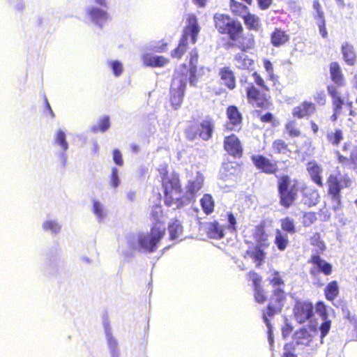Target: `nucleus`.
Wrapping results in <instances>:
<instances>
[{"label":"nucleus","mask_w":357,"mask_h":357,"mask_svg":"<svg viewBox=\"0 0 357 357\" xmlns=\"http://www.w3.org/2000/svg\"><path fill=\"white\" fill-rule=\"evenodd\" d=\"M213 21L218 32L227 36L228 47H237L241 51L234 56L236 68L249 70L253 66L254 60L245 52L255 47V36L252 33H245L241 23L229 15L216 13L213 15Z\"/></svg>","instance_id":"nucleus-1"},{"label":"nucleus","mask_w":357,"mask_h":357,"mask_svg":"<svg viewBox=\"0 0 357 357\" xmlns=\"http://www.w3.org/2000/svg\"><path fill=\"white\" fill-rule=\"evenodd\" d=\"M277 190L279 204L284 208H289L294 204L301 192L305 203L312 206L319 202L318 191L310 188L307 184L301 183L297 178H291L288 174L277 176Z\"/></svg>","instance_id":"nucleus-2"},{"label":"nucleus","mask_w":357,"mask_h":357,"mask_svg":"<svg viewBox=\"0 0 357 357\" xmlns=\"http://www.w3.org/2000/svg\"><path fill=\"white\" fill-rule=\"evenodd\" d=\"M252 77L254 82H249L247 76L240 78V84L244 89L248 103L261 109H268L273 105L271 96L268 93L270 87L257 71L252 73Z\"/></svg>","instance_id":"nucleus-3"},{"label":"nucleus","mask_w":357,"mask_h":357,"mask_svg":"<svg viewBox=\"0 0 357 357\" xmlns=\"http://www.w3.org/2000/svg\"><path fill=\"white\" fill-rule=\"evenodd\" d=\"M158 171L161 178L165 204L167 206H176V208L183 207L184 205L182 196L183 188L179 174L176 172L169 173L167 164L160 165Z\"/></svg>","instance_id":"nucleus-4"},{"label":"nucleus","mask_w":357,"mask_h":357,"mask_svg":"<svg viewBox=\"0 0 357 357\" xmlns=\"http://www.w3.org/2000/svg\"><path fill=\"white\" fill-rule=\"evenodd\" d=\"M151 218L156 221L151 225L149 232L146 234H141L138 237V243L140 248L149 253L157 250L166 234L164 222L158 220L156 212H151Z\"/></svg>","instance_id":"nucleus-5"},{"label":"nucleus","mask_w":357,"mask_h":357,"mask_svg":"<svg viewBox=\"0 0 357 357\" xmlns=\"http://www.w3.org/2000/svg\"><path fill=\"white\" fill-rule=\"evenodd\" d=\"M188 26L181 36L178 44L176 48L171 52V56L177 59H181L188 49V38L190 36L192 43L195 44L197 40V36L200 31L195 15H190L188 17Z\"/></svg>","instance_id":"nucleus-6"},{"label":"nucleus","mask_w":357,"mask_h":357,"mask_svg":"<svg viewBox=\"0 0 357 357\" xmlns=\"http://www.w3.org/2000/svg\"><path fill=\"white\" fill-rule=\"evenodd\" d=\"M186 73L176 71L169 87V101L172 107L178 109L183 100L186 89Z\"/></svg>","instance_id":"nucleus-7"},{"label":"nucleus","mask_w":357,"mask_h":357,"mask_svg":"<svg viewBox=\"0 0 357 357\" xmlns=\"http://www.w3.org/2000/svg\"><path fill=\"white\" fill-rule=\"evenodd\" d=\"M351 184V179L347 175L341 178L334 174H330L327 178L328 194L331 200L339 207L342 203L341 190L343 188H349Z\"/></svg>","instance_id":"nucleus-8"},{"label":"nucleus","mask_w":357,"mask_h":357,"mask_svg":"<svg viewBox=\"0 0 357 357\" xmlns=\"http://www.w3.org/2000/svg\"><path fill=\"white\" fill-rule=\"evenodd\" d=\"M335 153L339 163L349 165L353 169H357V146L346 142L342 144L341 150L336 151Z\"/></svg>","instance_id":"nucleus-9"},{"label":"nucleus","mask_w":357,"mask_h":357,"mask_svg":"<svg viewBox=\"0 0 357 357\" xmlns=\"http://www.w3.org/2000/svg\"><path fill=\"white\" fill-rule=\"evenodd\" d=\"M251 161L255 168L260 172L278 176L279 172L278 161L273 160L262 154H255L250 157Z\"/></svg>","instance_id":"nucleus-10"},{"label":"nucleus","mask_w":357,"mask_h":357,"mask_svg":"<svg viewBox=\"0 0 357 357\" xmlns=\"http://www.w3.org/2000/svg\"><path fill=\"white\" fill-rule=\"evenodd\" d=\"M314 315V306L309 301H296L294 306V316L299 324L305 323Z\"/></svg>","instance_id":"nucleus-11"},{"label":"nucleus","mask_w":357,"mask_h":357,"mask_svg":"<svg viewBox=\"0 0 357 357\" xmlns=\"http://www.w3.org/2000/svg\"><path fill=\"white\" fill-rule=\"evenodd\" d=\"M326 89L332 100L333 113L331 117L332 121L335 122L338 116L341 114L343 105H344V98L341 96L340 91H337L335 86H327Z\"/></svg>","instance_id":"nucleus-12"},{"label":"nucleus","mask_w":357,"mask_h":357,"mask_svg":"<svg viewBox=\"0 0 357 357\" xmlns=\"http://www.w3.org/2000/svg\"><path fill=\"white\" fill-rule=\"evenodd\" d=\"M316 111V105L313 102L304 100L293 108L291 114L294 118L298 119H308L312 116Z\"/></svg>","instance_id":"nucleus-13"},{"label":"nucleus","mask_w":357,"mask_h":357,"mask_svg":"<svg viewBox=\"0 0 357 357\" xmlns=\"http://www.w3.org/2000/svg\"><path fill=\"white\" fill-rule=\"evenodd\" d=\"M224 149L234 158H241L243 155V149L238 137L234 134H231L224 139Z\"/></svg>","instance_id":"nucleus-14"},{"label":"nucleus","mask_w":357,"mask_h":357,"mask_svg":"<svg viewBox=\"0 0 357 357\" xmlns=\"http://www.w3.org/2000/svg\"><path fill=\"white\" fill-rule=\"evenodd\" d=\"M306 170L310 180L319 188L324 187L323 168L314 160L308 161L306 164Z\"/></svg>","instance_id":"nucleus-15"},{"label":"nucleus","mask_w":357,"mask_h":357,"mask_svg":"<svg viewBox=\"0 0 357 357\" xmlns=\"http://www.w3.org/2000/svg\"><path fill=\"white\" fill-rule=\"evenodd\" d=\"M199 53L196 48L192 50L189 54V76L188 82L191 85H195L199 76V72L204 70V67H197Z\"/></svg>","instance_id":"nucleus-16"},{"label":"nucleus","mask_w":357,"mask_h":357,"mask_svg":"<svg viewBox=\"0 0 357 357\" xmlns=\"http://www.w3.org/2000/svg\"><path fill=\"white\" fill-rule=\"evenodd\" d=\"M263 246L268 247V243H261L249 247L245 252L244 257H249L255 263L257 267L261 266L266 257V253L264 250Z\"/></svg>","instance_id":"nucleus-17"},{"label":"nucleus","mask_w":357,"mask_h":357,"mask_svg":"<svg viewBox=\"0 0 357 357\" xmlns=\"http://www.w3.org/2000/svg\"><path fill=\"white\" fill-rule=\"evenodd\" d=\"M329 73L330 78L333 82V84H331L328 86H335L337 91H339L338 87H343L345 86L346 80L338 62L333 61L329 64Z\"/></svg>","instance_id":"nucleus-18"},{"label":"nucleus","mask_w":357,"mask_h":357,"mask_svg":"<svg viewBox=\"0 0 357 357\" xmlns=\"http://www.w3.org/2000/svg\"><path fill=\"white\" fill-rule=\"evenodd\" d=\"M226 114L228 119L227 127L229 130H237L238 128H241L243 116L236 106H228L226 109Z\"/></svg>","instance_id":"nucleus-19"},{"label":"nucleus","mask_w":357,"mask_h":357,"mask_svg":"<svg viewBox=\"0 0 357 357\" xmlns=\"http://www.w3.org/2000/svg\"><path fill=\"white\" fill-rule=\"evenodd\" d=\"M218 75L222 84L229 90L232 91L236 87V77L234 71L229 66H224L219 69Z\"/></svg>","instance_id":"nucleus-20"},{"label":"nucleus","mask_w":357,"mask_h":357,"mask_svg":"<svg viewBox=\"0 0 357 357\" xmlns=\"http://www.w3.org/2000/svg\"><path fill=\"white\" fill-rule=\"evenodd\" d=\"M308 262L312 264L317 270L314 271L313 268L310 270V273L312 274H314L316 272L322 273L325 275H329L331 274L333 271L332 265L326 261L324 259H321L319 255L314 254L312 255Z\"/></svg>","instance_id":"nucleus-21"},{"label":"nucleus","mask_w":357,"mask_h":357,"mask_svg":"<svg viewBox=\"0 0 357 357\" xmlns=\"http://www.w3.org/2000/svg\"><path fill=\"white\" fill-rule=\"evenodd\" d=\"M143 65L146 67H163L169 63V59L163 56H155L151 54H144L142 56Z\"/></svg>","instance_id":"nucleus-22"},{"label":"nucleus","mask_w":357,"mask_h":357,"mask_svg":"<svg viewBox=\"0 0 357 357\" xmlns=\"http://www.w3.org/2000/svg\"><path fill=\"white\" fill-rule=\"evenodd\" d=\"M270 40L273 47H280L289 41V35L281 28H275L271 33Z\"/></svg>","instance_id":"nucleus-23"},{"label":"nucleus","mask_w":357,"mask_h":357,"mask_svg":"<svg viewBox=\"0 0 357 357\" xmlns=\"http://www.w3.org/2000/svg\"><path fill=\"white\" fill-rule=\"evenodd\" d=\"M213 121L211 119H205L199 126V137L208 141L212 137L213 132Z\"/></svg>","instance_id":"nucleus-24"},{"label":"nucleus","mask_w":357,"mask_h":357,"mask_svg":"<svg viewBox=\"0 0 357 357\" xmlns=\"http://www.w3.org/2000/svg\"><path fill=\"white\" fill-rule=\"evenodd\" d=\"M341 52L344 61L349 66H354L356 61V54L351 44L344 43L341 46Z\"/></svg>","instance_id":"nucleus-25"},{"label":"nucleus","mask_w":357,"mask_h":357,"mask_svg":"<svg viewBox=\"0 0 357 357\" xmlns=\"http://www.w3.org/2000/svg\"><path fill=\"white\" fill-rule=\"evenodd\" d=\"M224 227L219 224L217 221L208 223L207 227V235L211 238L220 239L225 236Z\"/></svg>","instance_id":"nucleus-26"},{"label":"nucleus","mask_w":357,"mask_h":357,"mask_svg":"<svg viewBox=\"0 0 357 357\" xmlns=\"http://www.w3.org/2000/svg\"><path fill=\"white\" fill-rule=\"evenodd\" d=\"M242 19L248 30L258 31L261 27L259 17L250 11Z\"/></svg>","instance_id":"nucleus-27"},{"label":"nucleus","mask_w":357,"mask_h":357,"mask_svg":"<svg viewBox=\"0 0 357 357\" xmlns=\"http://www.w3.org/2000/svg\"><path fill=\"white\" fill-rule=\"evenodd\" d=\"M340 294V287L337 281L332 280L325 287L324 296L327 301H333Z\"/></svg>","instance_id":"nucleus-28"},{"label":"nucleus","mask_w":357,"mask_h":357,"mask_svg":"<svg viewBox=\"0 0 357 357\" xmlns=\"http://www.w3.org/2000/svg\"><path fill=\"white\" fill-rule=\"evenodd\" d=\"M229 6L231 13L236 17L243 18L250 11L246 5L236 0H229Z\"/></svg>","instance_id":"nucleus-29"},{"label":"nucleus","mask_w":357,"mask_h":357,"mask_svg":"<svg viewBox=\"0 0 357 357\" xmlns=\"http://www.w3.org/2000/svg\"><path fill=\"white\" fill-rule=\"evenodd\" d=\"M92 20L98 25L101 26L108 19V15L106 11L98 8H92L88 11Z\"/></svg>","instance_id":"nucleus-30"},{"label":"nucleus","mask_w":357,"mask_h":357,"mask_svg":"<svg viewBox=\"0 0 357 357\" xmlns=\"http://www.w3.org/2000/svg\"><path fill=\"white\" fill-rule=\"evenodd\" d=\"M272 150L278 155H290L291 153L288 144L282 139H277L273 142Z\"/></svg>","instance_id":"nucleus-31"},{"label":"nucleus","mask_w":357,"mask_h":357,"mask_svg":"<svg viewBox=\"0 0 357 357\" xmlns=\"http://www.w3.org/2000/svg\"><path fill=\"white\" fill-rule=\"evenodd\" d=\"M285 300L286 294L284 291L280 288H278L273 290V294L270 299V303L278 306V309H282Z\"/></svg>","instance_id":"nucleus-32"},{"label":"nucleus","mask_w":357,"mask_h":357,"mask_svg":"<svg viewBox=\"0 0 357 357\" xmlns=\"http://www.w3.org/2000/svg\"><path fill=\"white\" fill-rule=\"evenodd\" d=\"M167 229L169 234V239L171 240L178 238L183 230L181 222L177 219H174L169 222Z\"/></svg>","instance_id":"nucleus-33"},{"label":"nucleus","mask_w":357,"mask_h":357,"mask_svg":"<svg viewBox=\"0 0 357 357\" xmlns=\"http://www.w3.org/2000/svg\"><path fill=\"white\" fill-rule=\"evenodd\" d=\"M204 179L202 176H197L195 179L189 181L186 185L187 192L192 196L195 195L202 188Z\"/></svg>","instance_id":"nucleus-34"},{"label":"nucleus","mask_w":357,"mask_h":357,"mask_svg":"<svg viewBox=\"0 0 357 357\" xmlns=\"http://www.w3.org/2000/svg\"><path fill=\"white\" fill-rule=\"evenodd\" d=\"M200 204L202 210L205 214L209 215L213 212L215 207V202L211 195H204L200 200Z\"/></svg>","instance_id":"nucleus-35"},{"label":"nucleus","mask_w":357,"mask_h":357,"mask_svg":"<svg viewBox=\"0 0 357 357\" xmlns=\"http://www.w3.org/2000/svg\"><path fill=\"white\" fill-rule=\"evenodd\" d=\"M326 138L330 144L337 146L344 138L343 131L340 128H336L334 131L328 132Z\"/></svg>","instance_id":"nucleus-36"},{"label":"nucleus","mask_w":357,"mask_h":357,"mask_svg":"<svg viewBox=\"0 0 357 357\" xmlns=\"http://www.w3.org/2000/svg\"><path fill=\"white\" fill-rule=\"evenodd\" d=\"M274 243L278 250H284L289 243L287 234L282 233L280 229H276Z\"/></svg>","instance_id":"nucleus-37"},{"label":"nucleus","mask_w":357,"mask_h":357,"mask_svg":"<svg viewBox=\"0 0 357 357\" xmlns=\"http://www.w3.org/2000/svg\"><path fill=\"white\" fill-rule=\"evenodd\" d=\"M184 134L188 140L195 139L198 136L199 137V125L196 122L190 121L184 130Z\"/></svg>","instance_id":"nucleus-38"},{"label":"nucleus","mask_w":357,"mask_h":357,"mask_svg":"<svg viewBox=\"0 0 357 357\" xmlns=\"http://www.w3.org/2000/svg\"><path fill=\"white\" fill-rule=\"evenodd\" d=\"M253 237L258 243H260V244L265 243L267 241V235L265 231L264 222H261L255 226L253 231Z\"/></svg>","instance_id":"nucleus-39"},{"label":"nucleus","mask_w":357,"mask_h":357,"mask_svg":"<svg viewBox=\"0 0 357 357\" xmlns=\"http://www.w3.org/2000/svg\"><path fill=\"white\" fill-rule=\"evenodd\" d=\"M284 130L289 137H298L301 135V131L295 120L288 121L284 125Z\"/></svg>","instance_id":"nucleus-40"},{"label":"nucleus","mask_w":357,"mask_h":357,"mask_svg":"<svg viewBox=\"0 0 357 357\" xmlns=\"http://www.w3.org/2000/svg\"><path fill=\"white\" fill-rule=\"evenodd\" d=\"M281 229L282 231L294 234L296 233V226L293 219L289 217H285L280 220Z\"/></svg>","instance_id":"nucleus-41"},{"label":"nucleus","mask_w":357,"mask_h":357,"mask_svg":"<svg viewBox=\"0 0 357 357\" xmlns=\"http://www.w3.org/2000/svg\"><path fill=\"white\" fill-rule=\"evenodd\" d=\"M310 243L312 246L317 248L318 252H323L326 250L325 243L319 232H315L310 236Z\"/></svg>","instance_id":"nucleus-42"},{"label":"nucleus","mask_w":357,"mask_h":357,"mask_svg":"<svg viewBox=\"0 0 357 357\" xmlns=\"http://www.w3.org/2000/svg\"><path fill=\"white\" fill-rule=\"evenodd\" d=\"M110 127V121L108 116H105L99 121L97 126H94L91 128V131L93 132H105Z\"/></svg>","instance_id":"nucleus-43"},{"label":"nucleus","mask_w":357,"mask_h":357,"mask_svg":"<svg viewBox=\"0 0 357 357\" xmlns=\"http://www.w3.org/2000/svg\"><path fill=\"white\" fill-rule=\"evenodd\" d=\"M317 220L315 212H305L301 218V223L304 227H308L314 224Z\"/></svg>","instance_id":"nucleus-44"},{"label":"nucleus","mask_w":357,"mask_h":357,"mask_svg":"<svg viewBox=\"0 0 357 357\" xmlns=\"http://www.w3.org/2000/svg\"><path fill=\"white\" fill-rule=\"evenodd\" d=\"M55 142L57 143L63 151L68 149V144L66 141V134L63 130H58L55 135Z\"/></svg>","instance_id":"nucleus-45"},{"label":"nucleus","mask_w":357,"mask_h":357,"mask_svg":"<svg viewBox=\"0 0 357 357\" xmlns=\"http://www.w3.org/2000/svg\"><path fill=\"white\" fill-rule=\"evenodd\" d=\"M43 228L45 231H50L53 234L59 233L61 226L54 220H47L43 224Z\"/></svg>","instance_id":"nucleus-46"},{"label":"nucleus","mask_w":357,"mask_h":357,"mask_svg":"<svg viewBox=\"0 0 357 357\" xmlns=\"http://www.w3.org/2000/svg\"><path fill=\"white\" fill-rule=\"evenodd\" d=\"M254 298L259 303H264L266 301V296L261 286L254 288Z\"/></svg>","instance_id":"nucleus-47"},{"label":"nucleus","mask_w":357,"mask_h":357,"mask_svg":"<svg viewBox=\"0 0 357 357\" xmlns=\"http://www.w3.org/2000/svg\"><path fill=\"white\" fill-rule=\"evenodd\" d=\"M272 275H273L272 278L270 279V280H269V282L272 286L280 287V286L284 285V280L278 271H273Z\"/></svg>","instance_id":"nucleus-48"},{"label":"nucleus","mask_w":357,"mask_h":357,"mask_svg":"<svg viewBox=\"0 0 357 357\" xmlns=\"http://www.w3.org/2000/svg\"><path fill=\"white\" fill-rule=\"evenodd\" d=\"M259 120L264 123H271L273 122L274 116L271 112L262 114L261 110H255Z\"/></svg>","instance_id":"nucleus-49"},{"label":"nucleus","mask_w":357,"mask_h":357,"mask_svg":"<svg viewBox=\"0 0 357 357\" xmlns=\"http://www.w3.org/2000/svg\"><path fill=\"white\" fill-rule=\"evenodd\" d=\"M248 277L252 282L254 288L261 287V277L257 272L254 271H249Z\"/></svg>","instance_id":"nucleus-50"},{"label":"nucleus","mask_w":357,"mask_h":357,"mask_svg":"<svg viewBox=\"0 0 357 357\" xmlns=\"http://www.w3.org/2000/svg\"><path fill=\"white\" fill-rule=\"evenodd\" d=\"M228 225L227 226V229L231 231L236 232L237 231L236 228V219L232 213L229 212L227 214Z\"/></svg>","instance_id":"nucleus-51"},{"label":"nucleus","mask_w":357,"mask_h":357,"mask_svg":"<svg viewBox=\"0 0 357 357\" xmlns=\"http://www.w3.org/2000/svg\"><path fill=\"white\" fill-rule=\"evenodd\" d=\"M110 66L113 73L115 76L118 77L123 73V68L122 63L119 61H112L110 62Z\"/></svg>","instance_id":"nucleus-52"},{"label":"nucleus","mask_w":357,"mask_h":357,"mask_svg":"<svg viewBox=\"0 0 357 357\" xmlns=\"http://www.w3.org/2000/svg\"><path fill=\"white\" fill-rule=\"evenodd\" d=\"M112 187L116 188L119 186L120 181L118 175V169L116 167L112 169L111 177L109 181Z\"/></svg>","instance_id":"nucleus-53"},{"label":"nucleus","mask_w":357,"mask_h":357,"mask_svg":"<svg viewBox=\"0 0 357 357\" xmlns=\"http://www.w3.org/2000/svg\"><path fill=\"white\" fill-rule=\"evenodd\" d=\"M282 309H278V306L274 305L273 304L268 303V305L266 307V312L263 314L266 315L267 318L271 317L275 314L280 312Z\"/></svg>","instance_id":"nucleus-54"},{"label":"nucleus","mask_w":357,"mask_h":357,"mask_svg":"<svg viewBox=\"0 0 357 357\" xmlns=\"http://www.w3.org/2000/svg\"><path fill=\"white\" fill-rule=\"evenodd\" d=\"M263 63L266 71H267L268 73L269 79L273 80L275 79V75L273 73V67L272 63L270 60L266 59H264Z\"/></svg>","instance_id":"nucleus-55"},{"label":"nucleus","mask_w":357,"mask_h":357,"mask_svg":"<svg viewBox=\"0 0 357 357\" xmlns=\"http://www.w3.org/2000/svg\"><path fill=\"white\" fill-rule=\"evenodd\" d=\"M113 160L119 166L123 165V159L121 152L119 149H114L112 153Z\"/></svg>","instance_id":"nucleus-56"},{"label":"nucleus","mask_w":357,"mask_h":357,"mask_svg":"<svg viewBox=\"0 0 357 357\" xmlns=\"http://www.w3.org/2000/svg\"><path fill=\"white\" fill-rule=\"evenodd\" d=\"M93 213H95V215L98 218H102V216H103V209H102V207L101 206V204H100L99 202L98 201H94L93 202Z\"/></svg>","instance_id":"nucleus-57"},{"label":"nucleus","mask_w":357,"mask_h":357,"mask_svg":"<svg viewBox=\"0 0 357 357\" xmlns=\"http://www.w3.org/2000/svg\"><path fill=\"white\" fill-rule=\"evenodd\" d=\"M319 22L318 23L319 30L321 36L324 38H326L328 37V31L326 26V21L324 17L322 19H319Z\"/></svg>","instance_id":"nucleus-58"},{"label":"nucleus","mask_w":357,"mask_h":357,"mask_svg":"<svg viewBox=\"0 0 357 357\" xmlns=\"http://www.w3.org/2000/svg\"><path fill=\"white\" fill-rule=\"evenodd\" d=\"M263 320L264 323L266 324L267 328H268V340L271 345L273 344V333H272V326L271 324V321L269 319L267 318L266 315H264Z\"/></svg>","instance_id":"nucleus-59"},{"label":"nucleus","mask_w":357,"mask_h":357,"mask_svg":"<svg viewBox=\"0 0 357 357\" xmlns=\"http://www.w3.org/2000/svg\"><path fill=\"white\" fill-rule=\"evenodd\" d=\"M107 340L109 348V351L118 349H117V341L109 332L107 333Z\"/></svg>","instance_id":"nucleus-60"},{"label":"nucleus","mask_w":357,"mask_h":357,"mask_svg":"<svg viewBox=\"0 0 357 357\" xmlns=\"http://www.w3.org/2000/svg\"><path fill=\"white\" fill-rule=\"evenodd\" d=\"M313 8L317 12V18L322 19L324 17V13L321 9V6L318 0L313 1Z\"/></svg>","instance_id":"nucleus-61"},{"label":"nucleus","mask_w":357,"mask_h":357,"mask_svg":"<svg viewBox=\"0 0 357 357\" xmlns=\"http://www.w3.org/2000/svg\"><path fill=\"white\" fill-rule=\"evenodd\" d=\"M331 328V321H326L323 322L320 326V331L321 333V337H325L328 333L329 332Z\"/></svg>","instance_id":"nucleus-62"},{"label":"nucleus","mask_w":357,"mask_h":357,"mask_svg":"<svg viewBox=\"0 0 357 357\" xmlns=\"http://www.w3.org/2000/svg\"><path fill=\"white\" fill-rule=\"evenodd\" d=\"M259 9L264 10L268 9L273 3V0H257Z\"/></svg>","instance_id":"nucleus-63"},{"label":"nucleus","mask_w":357,"mask_h":357,"mask_svg":"<svg viewBox=\"0 0 357 357\" xmlns=\"http://www.w3.org/2000/svg\"><path fill=\"white\" fill-rule=\"evenodd\" d=\"M315 100L319 104H325L326 96L324 93H319L314 97Z\"/></svg>","instance_id":"nucleus-64"}]
</instances>
